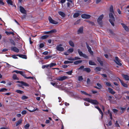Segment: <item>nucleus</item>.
Listing matches in <instances>:
<instances>
[{"mask_svg": "<svg viewBox=\"0 0 129 129\" xmlns=\"http://www.w3.org/2000/svg\"><path fill=\"white\" fill-rule=\"evenodd\" d=\"M114 13H110L109 14L110 18L109 19V21L112 25L113 26H114V22L115 21V19L113 15Z\"/></svg>", "mask_w": 129, "mask_h": 129, "instance_id": "nucleus-1", "label": "nucleus"}, {"mask_svg": "<svg viewBox=\"0 0 129 129\" xmlns=\"http://www.w3.org/2000/svg\"><path fill=\"white\" fill-rule=\"evenodd\" d=\"M13 72H15L17 74H19L23 76L25 78L27 79H33L34 78V77H26L25 73H24L22 71H19L18 70H14L13 71Z\"/></svg>", "mask_w": 129, "mask_h": 129, "instance_id": "nucleus-2", "label": "nucleus"}, {"mask_svg": "<svg viewBox=\"0 0 129 129\" xmlns=\"http://www.w3.org/2000/svg\"><path fill=\"white\" fill-rule=\"evenodd\" d=\"M104 17V15L102 14L98 18L97 22L99 25L102 26V20Z\"/></svg>", "mask_w": 129, "mask_h": 129, "instance_id": "nucleus-3", "label": "nucleus"}, {"mask_svg": "<svg viewBox=\"0 0 129 129\" xmlns=\"http://www.w3.org/2000/svg\"><path fill=\"white\" fill-rule=\"evenodd\" d=\"M17 82L21 84H18L19 86L20 87H22V86L23 85L25 86H28L29 85L26 82H24L22 81H18Z\"/></svg>", "mask_w": 129, "mask_h": 129, "instance_id": "nucleus-4", "label": "nucleus"}, {"mask_svg": "<svg viewBox=\"0 0 129 129\" xmlns=\"http://www.w3.org/2000/svg\"><path fill=\"white\" fill-rule=\"evenodd\" d=\"M78 51L80 56L83 57L85 58L88 59V56L86 54H83L82 51H80V49H78Z\"/></svg>", "mask_w": 129, "mask_h": 129, "instance_id": "nucleus-5", "label": "nucleus"}, {"mask_svg": "<svg viewBox=\"0 0 129 129\" xmlns=\"http://www.w3.org/2000/svg\"><path fill=\"white\" fill-rule=\"evenodd\" d=\"M62 45V44H59L57 45L56 47V49L57 51H62L64 50V48L61 47Z\"/></svg>", "mask_w": 129, "mask_h": 129, "instance_id": "nucleus-6", "label": "nucleus"}, {"mask_svg": "<svg viewBox=\"0 0 129 129\" xmlns=\"http://www.w3.org/2000/svg\"><path fill=\"white\" fill-rule=\"evenodd\" d=\"M115 59L114 60V61L118 65L121 66L122 64L120 62V60L117 56L115 57Z\"/></svg>", "mask_w": 129, "mask_h": 129, "instance_id": "nucleus-7", "label": "nucleus"}, {"mask_svg": "<svg viewBox=\"0 0 129 129\" xmlns=\"http://www.w3.org/2000/svg\"><path fill=\"white\" fill-rule=\"evenodd\" d=\"M48 19L49 22L51 23L55 24H57L58 23V22H57L53 20L50 16L48 17Z\"/></svg>", "mask_w": 129, "mask_h": 129, "instance_id": "nucleus-8", "label": "nucleus"}, {"mask_svg": "<svg viewBox=\"0 0 129 129\" xmlns=\"http://www.w3.org/2000/svg\"><path fill=\"white\" fill-rule=\"evenodd\" d=\"M19 8L20 11L21 13L23 14H26V11L23 7L22 6H20Z\"/></svg>", "mask_w": 129, "mask_h": 129, "instance_id": "nucleus-9", "label": "nucleus"}, {"mask_svg": "<svg viewBox=\"0 0 129 129\" xmlns=\"http://www.w3.org/2000/svg\"><path fill=\"white\" fill-rule=\"evenodd\" d=\"M81 17L83 18L87 19L89 18L91 16L89 15L84 14L81 15Z\"/></svg>", "mask_w": 129, "mask_h": 129, "instance_id": "nucleus-10", "label": "nucleus"}, {"mask_svg": "<svg viewBox=\"0 0 129 129\" xmlns=\"http://www.w3.org/2000/svg\"><path fill=\"white\" fill-rule=\"evenodd\" d=\"M68 78V77L64 76L62 77H60L56 79L59 81H62Z\"/></svg>", "mask_w": 129, "mask_h": 129, "instance_id": "nucleus-11", "label": "nucleus"}, {"mask_svg": "<svg viewBox=\"0 0 129 129\" xmlns=\"http://www.w3.org/2000/svg\"><path fill=\"white\" fill-rule=\"evenodd\" d=\"M120 82L122 85L124 87L126 88H127L128 86L127 85L126 83H124L123 81L120 79L119 78H118Z\"/></svg>", "mask_w": 129, "mask_h": 129, "instance_id": "nucleus-12", "label": "nucleus"}, {"mask_svg": "<svg viewBox=\"0 0 129 129\" xmlns=\"http://www.w3.org/2000/svg\"><path fill=\"white\" fill-rule=\"evenodd\" d=\"M83 26L80 27L77 31V33L78 34H82L83 33Z\"/></svg>", "mask_w": 129, "mask_h": 129, "instance_id": "nucleus-13", "label": "nucleus"}, {"mask_svg": "<svg viewBox=\"0 0 129 129\" xmlns=\"http://www.w3.org/2000/svg\"><path fill=\"white\" fill-rule=\"evenodd\" d=\"M108 89L109 92L111 94L114 95L115 93L116 92L114 91L113 89L109 87Z\"/></svg>", "mask_w": 129, "mask_h": 129, "instance_id": "nucleus-14", "label": "nucleus"}, {"mask_svg": "<svg viewBox=\"0 0 129 129\" xmlns=\"http://www.w3.org/2000/svg\"><path fill=\"white\" fill-rule=\"evenodd\" d=\"M91 101L90 103L93 104L98 105L99 104V102L96 100L91 99Z\"/></svg>", "mask_w": 129, "mask_h": 129, "instance_id": "nucleus-15", "label": "nucleus"}, {"mask_svg": "<svg viewBox=\"0 0 129 129\" xmlns=\"http://www.w3.org/2000/svg\"><path fill=\"white\" fill-rule=\"evenodd\" d=\"M11 49L12 50L16 52H18L19 51V49L15 47H12Z\"/></svg>", "mask_w": 129, "mask_h": 129, "instance_id": "nucleus-16", "label": "nucleus"}, {"mask_svg": "<svg viewBox=\"0 0 129 129\" xmlns=\"http://www.w3.org/2000/svg\"><path fill=\"white\" fill-rule=\"evenodd\" d=\"M122 76L126 80H129V76L127 75L122 74Z\"/></svg>", "mask_w": 129, "mask_h": 129, "instance_id": "nucleus-17", "label": "nucleus"}, {"mask_svg": "<svg viewBox=\"0 0 129 129\" xmlns=\"http://www.w3.org/2000/svg\"><path fill=\"white\" fill-rule=\"evenodd\" d=\"M16 56L23 58L26 59L27 58L26 56L24 55L18 54Z\"/></svg>", "mask_w": 129, "mask_h": 129, "instance_id": "nucleus-18", "label": "nucleus"}, {"mask_svg": "<svg viewBox=\"0 0 129 129\" xmlns=\"http://www.w3.org/2000/svg\"><path fill=\"white\" fill-rule=\"evenodd\" d=\"M97 58L98 61L100 63L101 66H102L103 64V61L101 60V58L99 57H98Z\"/></svg>", "mask_w": 129, "mask_h": 129, "instance_id": "nucleus-19", "label": "nucleus"}, {"mask_svg": "<svg viewBox=\"0 0 129 129\" xmlns=\"http://www.w3.org/2000/svg\"><path fill=\"white\" fill-rule=\"evenodd\" d=\"M58 14L60 15L62 17H65V14L63 12L61 11H59L58 12Z\"/></svg>", "mask_w": 129, "mask_h": 129, "instance_id": "nucleus-20", "label": "nucleus"}, {"mask_svg": "<svg viewBox=\"0 0 129 129\" xmlns=\"http://www.w3.org/2000/svg\"><path fill=\"white\" fill-rule=\"evenodd\" d=\"M6 2L8 5H13V2L11 0H7Z\"/></svg>", "mask_w": 129, "mask_h": 129, "instance_id": "nucleus-21", "label": "nucleus"}, {"mask_svg": "<svg viewBox=\"0 0 129 129\" xmlns=\"http://www.w3.org/2000/svg\"><path fill=\"white\" fill-rule=\"evenodd\" d=\"M83 71H86L87 72H89L91 71V70L90 68H84L83 70Z\"/></svg>", "mask_w": 129, "mask_h": 129, "instance_id": "nucleus-22", "label": "nucleus"}, {"mask_svg": "<svg viewBox=\"0 0 129 129\" xmlns=\"http://www.w3.org/2000/svg\"><path fill=\"white\" fill-rule=\"evenodd\" d=\"M109 11L110 13H114V11L113 9V6L112 5H111L109 9Z\"/></svg>", "mask_w": 129, "mask_h": 129, "instance_id": "nucleus-23", "label": "nucleus"}, {"mask_svg": "<svg viewBox=\"0 0 129 129\" xmlns=\"http://www.w3.org/2000/svg\"><path fill=\"white\" fill-rule=\"evenodd\" d=\"M89 64L90 65L95 66L96 65V63L92 61L91 60H90L89 61Z\"/></svg>", "mask_w": 129, "mask_h": 129, "instance_id": "nucleus-24", "label": "nucleus"}, {"mask_svg": "<svg viewBox=\"0 0 129 129\" xmlns=\"http://www.w3.org/2000/svg\"><path fill=\"white\" fill-rule=\"evenodd\" d=\"M22 122V120L21 119H19L17 122L16 123V126H17L19 124L21 123Z\"/></svg>", "mask_w": 129, "mask_h": 129, "instance_id": "nucleus-25", "label": "nucleus"}, {"mask_svg": "<svg viewBox=\"0 0 129 129\" xmlns=\"http://www.w3.org/2000/svg\"><path fill=\"white\" fill-rule=\"evenodd\" d=\"M108 113L109 114L110 116V119L111 120L112 119V115L111 113L110 112V110H109L108 111Z\"/></svg>", "mask_w": 129, "mask_h": 129, "instance_id": "nucleus-26", "label": "nucleus"}, {"mask_svg": "<svg viewBox=\"0 0 129 129\" xmlns=\"http://www.w3.org/2000/svg\"><path fill=\"white\" fill-rule=\"evenodd\" d=\"M80 15V14L79 13H76L74 14L73 16L74 18H76L78 17Z\"/></svg>", "mask_w": 129, "mask_h": 129, "instance_id": "nucleus-27", "label": "nucleus"}, {"mask_svg": "<svg viewBox=\"0 0 129 129\" xmlns=\"http://www.w3.org/2000/svg\"><path fill=\"white\" fill-rule=\"evenodd\" d=\"M5 33L7 35H10L11 34L12 35H14V34L13 32H8L7 31H6L5 32Z\"/></svg>", "mask_w": 129, "mask_h": 129, "instance_id": "nucleus-28", "label": "nucleus"}, {"mask_svg": "<svg viewBox=\"0 0 129 129\" xmlns=\"http://www.w3.org/2000/svg\"><path fill=\"white\" fill-rule=\"evenodd\" d=\"M69 45L72 47L74 46V43L71 41H70L69 42Z\"/></svg>", "mask_w": 129, "mask_h": 129, "instance_id": "nucleus-29", "label": "nucleus"}, {"mask_svg": "<svg viewBox=\"0 0 129 129\" xmlns=\"http://www.w3.org/2000/svg\"><path fill=\"white\" fill-rule=\"evenodd\" d=\"M56 65V63H51L49 65L50 68H52L53 66H55Z\"/></svg>", "mask_w": 129, "mask_h": 129, "instance_id": "nucleus-30", "label": "nucleus"}, {"mask_svg": "<svg viewBox=\"0 0 129 129\" xmlns=\"http://www.w3.org/2000/svg\"><path fill=\"white\" fill-rule=\"evenodd\" d=\"M12 78L14 80H19V79L17 77V76L16 74H14Z\"/></svg>", "mask_w": 129, "mask_h": 129, "instance_id": "nucleus-31", "label": "nucleus"}, {"mask_svg": "<svg viewBox=\"0 0 129 129\" xmlns=\"http://www.w3.org/2000/svg\"><path fill=\"white\" fill-rule=\"evenodd\" d=\"M82 60H78V61H75L74 62V63L76 65H77V64H79V63H81L82 62Z\"/></svg>", "mask_w": 129, "mask_h": 129, "instance_id": "nucleus-32", "label": "nucleus"}, {"mask_svg": "<svg viewBox=\"0 0 129 129\" xmlns=\"http://www.w3.org/2000/svg\"><path fill=\"white\" fill-rule=\"evenodd\" d=\"M15 92L20 94H22L24 93L23 91L19 90H16Z\"/></svg>", "mask_w": 129, "mask_h": 129, "instance_id": "nucleus-33", "label": "nucleus"}, {"mask_svg": "<svg viewBox=\"0 0 129 129\" xmlns=\"http://www.w3.org/2000/svg\"><path fill=\"white\" fill-rule=\"evenodd\" d=\"M49 37V36L47 35H44L41 37V39H47Z\"/></svg>", "mask_w": 129, "mask_h": 129, "instance_id": "nucleus-34", "label": "nucleus"}, {"mask_svg": "<svg viewBox=\"0 0 129 129\" xmlns=\"http://www.w3.org/2000/svg\"><path fill=\"white\" fill-rule=\"evenodd\" d=\"M49 31L50 34H52L53 33H56L57 32V30L56 29H54L51 30Z\"/></svg>", "mask_w": 129, "mask_h": 129, "instance_id": "nucleus-35", "label": "nucleus"}, {"mask_svg": "<svg viewBox=\"0 0 129 129\" xmlns=\"http://www.w3.org/2000/svg\"><path fill=\"white\" fill-rule=\"evenodd\" d=\"M91 99H90L89 98H85L84 99V100L86 101H87L88 102L90 103L91 102Z\"/></svg>", "mask_w": 129, "mask_h": 129, "instance_id": "nucleus-36", "label": "nucleus"}, {"mask_svg": "<svg viewBox=\"0 0 129 129\" xmlns=\"http://www.w3.org/2000/svg\"><path fill=\"white\" fill-rule=\"evenodd\" d=\"M73 62L72 61H65L64 62V63L65 64H68L69 63H72Z\"/></svg>", "mask_w": 129, "mask_h": 129, "instance_id": "nucleus-37", "label": "nucleus"}, {"mask_svg": "<svg viewBox=\"0 0 129 129\" xmlns=\"http://www.w3.org/2000/svg\"><path fill=\"white\" fill-rule=\"evenodd\" d=\"M10 42L13 45H16V43L12 39H11L10 40Z\"/></svg>", "mask_w": 129, "mask_h": 129, "instance_id": "nucleus-38", "label": "nucleus"}, {"mask_svg": "<svg viewBox=\"0 0 129 129\" xmlns=\"http://www.w3.org/2000/svg\"><path fill=\"white\" fill-rule=\"evenodd\" d=\"M7 90V89L5 88H2L0 89V92H5Z\"/></svg>", "mask_w": 129, "mask_h": 129, "instance_id": "nucleus-39", "label": "nucleus"}, {"mask_svg": "<svg viewBox=\"0 0 129 129\" xmlns=\"http://www.w3.org/2000/svg\"><path fill=\"white\" fill-rule=\"evenodd\" d=\"M106 85L108 86H110L113 88V87L112 86V85L111 84V83L110 82H106Z\"/></svg>", "mask_w": 129, "mask_h": 129, "instance_id": "nucleus-40", "label": "nucleus"}, {"mask_svg": "<svg viewBox=\"0 0 129 129\" xmlns=\"http://www.w3.org/2000/svg\"><path fill=\"white\" fill-rule=\"evenodd\" d=\"M28 98V97L26 96L25 95H23L21 98V99L22 100H25V99H26Z\"/></svg>", "mask_w": 129, "mask_h": 129, "instance_id": "nucleus-41", "label": "nucleus"}, {"mask_svg": "<svg viewBox=\"0 0 129 129\" xmlns=\"http://www.w3.org/2000/svg\"><path fill=\"white\" fill-rule=\"evenodd\" d=\"M29 126V124H27L24 126V128L26 129H28Z\"/></svg>", "mask_w": 129, "mask_h": 129, "instance_id": "nucleus-42", "label": "nucleus"}, {"mask_svg": "<svg viewBox=\"0 0 129 129\" xmlns=\"http://www.w3.org/2000/svg\"><path fill=\"white\" fill-rule=\"evenodd\" d=\"M73 73V70H72L70 71L67 72L66 73V74H68L69 75H71Z\"/></svg>", "mask_w": 129, "mask_h": 129, "instance_id": "nucleus-43", "label": "nucleus"}, {"mask_svg": "<svg viewBox=\"0 0 129 129\" xmlns=\"http://www.w3.org/2000/svg\"><path fill=\"white\" fill-rule=\"evenodd\" d=\"M73 50L74 49L73 48H71L68 49V51L69 52L71 53L73 52Z\"/></svg>", "mask_w": 129, "mask_h": 129, "instance_id": "nucleus-44", "label": "nucleus"}, {"mask_svg": "<svg viewBox=\"0 0 129 129\" xmlns=\"http://www.w3.org/2000/svg\"><path fill=\"white\" fill-rule=\"evenodd\" d=\"M96 71L98 72L99 71L101 70V68L98 67H97L95 68Z\"/></svg>", "mask_w": 129, "mask_h": 129, "instance_id": "nucleus-45", "label": "nucleus"}, {"mask_svg": "<svg viewBox=\"0 0 129 129\" xmlns=\"http://www.w3.org/2000/svg\"><path fill=\"white\" fill-rule=\"evenodd\" d=\"M87 84H91V81L89 78H87Z\"/></svg>", "mask_w": 129, "mask_h": 129, "instance_id": "nucleus-46", "label": "nucleus"}, {"mask_svg": "<svg viewBox=\"0 0 129 129\" xmlns=\"http://www.w3.org/2000/svg\"><path fill=\"white\" fill-rule=\"evenodd\" d=\"M78 80L81 81L83 80V79L82 76H79L78 77Z\"/></svg>", "mask_w": 129, "mask_h": 129, "instance_id": "nucleus-47", "label": "nucleus"}, {"mask_svg": "<svg viewBox=\"0 0 129 129\" xmlns=\"http://www.w3.org/2000/svg\"><path fill=\"white\" fill-rule=\"evenodd\" d=\"M108 98V100L110 101H111L112 98L113 99L114 98L113 96H109Z\"/></svg>", "mask_w": 129, "mask_h": 129, "instance_id": "nucleus-48", "label": "nucleus"}, {"mask_svg": "<svg viewBox=\"0 0 129 129\" xmlns=\"http://www.w3.org/2000/svg\"><path fill=\"white\" fill-rule=\"evenodd\" d=\"M52 57V56H51V55L47 56H45L44 57V59H47L50 58H51Z\"/></svg>", "mask_w": 129, "mask_h": 129, "instance_id": "nucleus-49", "label": "nucleus"}, {"mask_svg": "<svg viewBox=\"0 0 129 129\" xmlns=\"http://www.w3.org/2000/svg\"><path fill=\"white\" fill-rule=\"evenodd\" d=\"M49 66V65H43L42 66V68L43 69H44L45 68H47Z\"/></svg>", "mask_w": 129, "mask_h": 129, "instance_id": "nucleus-50", "label": "nucleus"}, {"mask_svg": "<svg viewBox=\"0 0 129 129\" xmlns=\"http://www.w3.org/2000/svg\"><path fill=\"white\" fill-rule=\"evenodd\" d=\"M112 122L111 120L108 123V124H106L107 126H111L112 125Z\"/></svg>", "mask_w": 129, "mask_h": 129, "instance_id": "nucleus-51", "label": "nucleus"}, {"mask_svg": "<svg viewBox=\"0 0 129 129\" xmlns=\"http://www.w3.org/2000/svg\"><path fill=\"white\" fill-rule=\"evenodd\" d=\"M44 46V45L43 43H40V44L39 47L40 48H43Z\"/></svg>", "mask_w": 129, "mask_h": 129, "instance_id": "nucleus-52", "label": "nucleus"}, {"mask_svg": "<svg viewBox=\"0 0 129 129\" xmlns=\"http://www.w3.org/2000/svg\"><path fill=\"white\" fill-rule=\"evenodd\" d=\"M120 86L119 85L118 86H116L115 87V89L117 91H119L120 90V88H119Z\"/></svg>", "mask_w": 129, "mask_h": 129, "instance_id": "nucleus-53", "label": "nucleus"}, {"mask_svg": "<svg viewBox=\"0 0 129 129\" xmlns=\"http://www.w3.org/2000/svg\"><path fill=\"white\" fill-rule=\"evenodd\" d=\"M5 3L2 0H0V5H4Z\"/></svg>", "mask_w": 129, "mask_h": 129, "instance_id": "nucleus-54", "label": "nucleus"}, {"mask_svg": "<svg viewBox=\"0 0 129 129\" xmlns=\"http://www.w3.org/2000/svg\"><path fill=\"white\" fill-rule=\"evenodd\" d=\"M27 112L25 110H23L21 112V113L22 115H24L26 114Z\"/></svg>", "mask_w": 129, "mask_h": 129, "instance_id": "nucleus-55", "label": "nucleus"}, {"mask_svg": "<svg viewBox=\"0 0 129 129\" xmlns=\"http://www.w3.org/2000/svg\"><path fill=\"white\" fill-rule=\"evenodd\" d=\"M112 111L113 112H114V113H117V112L118 111V110L117 109H113Z\"/></svg>", "mask_w": 129, "mask_h": 129, "instance_id": "nucleus-56", "label": "nucleus"}, {"mask_svg": "<svg viewBox=\"0 0 129 129\" xmlns=\"http://www.w3.org/2000/svg\"><path fill=\"white\" fill-rule=\"evenodd\" d=\"M81 92L82 94H84L85 95H88V93H87L86 92L83 91H81Z\"/></svg>", "mask_w": 129, "mask_h": 129, "instance_id": "nucleus-57", "label": "nucleus"}, {"mask_svg": "<svg viewBox=\"0 0 129 129\" xmlns=\"http://www.w3.org/2000/svg\"><path fill=\"white\" fill-rule=\"evenodd\" d=\"M101 75L103 78H106L107 76L106 74H101Z\"/></svg>", "mask_w": 129, "mask_h": 129, "instance_id": "nucleus-58", "label": "nucleus"}, {"mask_svg": "<svg viewBox=\"0 0 129 129\" xmlns=\"http://www.w3.org/2000/svg\"><path fill=\"white\" fill-rule=\"evenodd\" d=\"M16 55H13L12 56V58L14 59H17L18 58L16 56Z\"/></svg>", "mask_w": 129, "mask_h": 129, "instance_id": "nucleus-59", "label": "nucleus"}, {"mask_svg": "<svg viewBox=\"0 0 129 129\" xmlns=\"http://www.w3.org/2000/svg\"><path fill=\"white\" fill-rule=\"evenodd\" d=\"M97 85L100 88V89L102 87V85L99 83H97Z\"/></svg>", "mask_w": 129, "mask_h": 129, "instance_id": "nucleus-60", "label": "nucleus"}, {"mask_svg": "<svg viewBox=\"0 0 129 129\" xmlns=\"http://www.w3.org/2000/svg\"><path fill=\"white\" fill-rule=\"evenodd\" d=\"M68 59L69 60L71 61H73L74 60V58H73L72 57H70L68 58Z\"/></svg>", "mask_w": 129, "mask_h": 129, "instance_id": "nucleus-61", "label": "nucleus"}, {"mask_svg": "<svg viewBox=\"0 0 129 129\" xmlns=\"http://www.w3.org/2000/svg\"><path fill=\"white\" fill-rule=\"evenodd\" d=\"M88 49V51L90 53H93V52L91 51V48H89Z\"/></svg>", "mask_w": 129, "mask_h": 129, "instance_id": "nucleus-62", "label": "nucleus"}, {"mask_svg": "<svg viewBox=\"0 0 129 129\" xmlns=\"http://www.w3.org/2000/svg\"><path fill=\"white\" fill-rule=\"evenodd\" d=\"M98 110H99V111L100 113L101 114H103V113L102 112V110H101V109H100V108H99V109Z\"/></svg>", "mask_w": 129, "mask_h": 129, "instance_id": "nucleus-63", "label": "nucleus"}, {"mask_svg": "<svg viewBox=\"0 0 129 129\" xmlns=\"http://www.w3.org/2000/svg\"><path fill=\"white\" fill-rule=\"evenodd\" d=\"M98 110H99V111L100 113L101 114H103V113L102 112V110H101V109H100V108H99V109Z\"/></svg>", "mask_w": 129, "mask_h": 129, "instance_id": "nucleus-64", "label": "nucleus"}]
</instances>
